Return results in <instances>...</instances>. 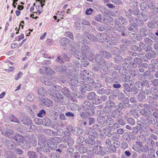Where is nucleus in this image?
<instances>
[{"instance_id":"dca6fc26","label":"nucleus","mask_w":158,"mask_h":158,"mask_svg":"<svg viewBox=\"0 0 158 158\" xmlns=\"http://www.w3.org/2000/svg\"><path fill=\"white\" fill-rule=\"evenodd\" d=\"M93 149L96 154L99 155H103L104 154V152H103V148L101 146L98 145L97 146H94L93 148Z\"/></svg>"},{"instance_id":"423d86ee","label":"nucleus","mask_w":158,"mask_h":158,"mask_svg":"<svg viewBox=\"0 0 158 158\" xmlns=\"http://www.w3.org/2000/svg\"><path fill=\"white\" fill-rule=\"evenodd\" d=\"M125 22V20L122 16H118L117 18L114 22V25L113 28L116 30L121 25L123 24Z\"/></svg>"},{"instance_id":"052dcab7","label":"nucleus","mask_w":158,"mask_h":158,"mask_svg":"<svg viewBox=\"0 0 158 158\" xmlns=\"http://www.w3.org/2000/svg\"><path fill=\"white\" fill-rule=\"evenodd\" d=\"M44 132L46 135L49 136H52L54 134V131L49 129H45Z\"/></svg>"},{"instance_id":"a211bd4d","label":"nucleus","mask_w":158,"mask_h":158,"mask_svg":"<svg viewBox=\"0 0 158 158\" xmlns=\"http://www.w3.org/2000/svg\"><path fill=\"white\" fill-rule=\"evenodd\" d=\"M71 132L75 135L79 136L83 133L84 130L82 129L76 127L72 129Z\"/></svg>"},{"instance_id":"e2e57ef3","label":"nucleus","mask_w":158,"mask_h":158,"mask_svg":"<svg viewBox=\"0 0 158 158\" xmlns=\"http://www.w3.org/2000/svg\"><path fill=\"white\" fill-rule=\"evenodd\" d=\"M91 105L90 102L88 101H85L82 104V107L86 109H88Z\"/></svg>"},{"instance_id":"4468645a","label":"nucleus","mask_w":158,"mask_h":158,"mask_svg":"<svg viewBox=\"0 0 158 158\" xmlns=\"http://www.w3.org/2000/svg\"><path fill=\"white\" fill-rule=\"evenodd\" d=\"M10 139L12 140H15L18 143H22L25 139L24 138L19 134H16L15 135L11 136Z\"/></svg>"},{"instance_id":"72a5a7b5","label":"nucleus","mask_w":158,"mask_h":158,"mask_svg":"<svg viewBox=\"0 0 158 158\" xmlns=\"http://www.w3.org/2000/svg\"><path fill=\"white\" fill-rule=\"evenodd\" d=\"M137 8L134 9L133 10H131L130 11L129 10V14L128 15H127L128 17L132 16V15H138L139 13V10L136 9Z\"/></svg>"},{"instance_id":"4c0bfd02","label":"nucleus","mask_w":158,"mask_h":158,"mask_svg":"<svg viewBox=\"0 0 158 158\" xmlns=\"http://www.w3.org/2000/svg\"><path fill=\"white\" fill-rule=\"evenodd\" d=\"M142 83L139 81H137L135 84V88L137 90H140L143 89Z\"/></svg>"},{"instance_id":"c03bdc74","label":"nucleus","mask_w":158,"mask_h":158,"mask_svg":"<svg viewBox=\"0 0 158 158\" xmlns=\"http://www.w3.org/2000/svg\"><path fill=\"white\" fill-rule=\"evenodd\" d=\"M52 102V100L48 99H45L43 101V103L45 106L48 107H49L50 106H51Z\"/></svg>"},{"instance_id":"9d476101","label":"nucleus","mask_w":158,"mask_h":158,"mask_svg":"<svg viewBox=\"0 0 158 158\" xmlns=\"http://www.w3.org/2000/svg\"><path fill=\"white\" fill-rule=\"evenodd\" d=\"M148 107L143 108L140 110V112L142 115L145 116L146 118L149 115L151 114L152 112L150 111V106L148 105Z\"/></svg>"},{"instance_id":"bf43d9fd","label":"nucleus","mask_w":158,"mask_h":158,"mask_svg":"<svg viewBox=\"0 0 158 158\" xmlns=\"http://www.w3.org/2000/svg\"><path fill=\"white\" fill-rule=\"evenodd\" d=\"M79 23L84 25H88L89 24V22L87 20L84 19H79L78 20Z\"/></svg>"},{"instance_id":"6ab92c4d","label":"nucleus","mask_w":158,"mask_h":158,"mask_svg":"<svg viewBox=\"0 0 158 158\" xmlns=\"http://www.w3.org/2000/svg\"><path fill=\"white\" fill-rule=\"evenodd\" d=\"M85 142L86 144V145H94L96 143L95 140L93 139V137L91 135H89L88 138L85 139Z\"/></svg>"},{"instance_id":"f257e3e1","label":"nucleus","mask_w":158,"mask_h":158,"mask_svg":"<svg viewBox=\"0 0 158 158\" xmlns=\"http://www.w3.org/2000/svg\"><path fill=\"white\" fill-rule=\"evenodd\" d=\"M84 42H80L72 44L71 53L75 55V57L81 60L86 57L87 55L90 54L91 50L89 47Z\"/></svg>"},{"instance_id":"8fccbe9b","label":"nucleus","mask_w":158,"mask_h":158,"mask_svg":"<svg viewBox=\"0 0 158 158\" xmlns=\"http://www.w3.org/2000/svg\"><path fill=\"white\" fill-rule=\"evenodd\" d=\"M56 71L59 72H63L66 70V67L64 65H62L60 66H57L55 68Z\"/></svg>"},{"instance_id":"2eb2a0df","label":"nucleus","mask_w":158,"mask_h":158,"mask_svg":"<svg viewBox=\"0 0 158 158\" xmlns=\"http://www.w3.org/2000/svg\"><path fill=\"white\" fill-rule=\"evenodd\" d=\"M102 119L103 121V123L108 125H110L113 123V120L110 114L107 115L106 117H104Z\"/></svg>"},{"instance_id":"4be33fe9","label":"nucleus","mask_w":158,"mask_h":158,"mask_svg":"<svg viewBox=\"0 0 158 158\" xmlns=\"http://www.w3.org/2000/svg\"><path fill=\"white\" fill-rule=\"evenodd\" d=\"M148 13L147 12L145 11V12H143L141 14L139 15L138 17V19L140 21L145 22L148 19Z\"/></svg>"},{"instance_id":"0e129e2a","label":"nucleus","mask_w":158,"mask_h":158,"mask_svg":"<svg viewBox=\"0 0 158 158\" xmlns=\"http://www.w3.org/2000/svg\"><path fill=\"white\" fill-rule=\"evenodd\" d=\"M106 105L109 108H113L114 107H115V104L113 102L110 101H107L106 102Z\"/></svg>"},{"instance_id":"2f4dec72","label":"nucleus","mask_w":158,"mask_h":158,"mask_svg":"<svg viewBox=\"0 0 158 158\" xmlns=\"http://www.w3.org/2000/svg\"><path fill=\"white\" fill-rule=\"evenodd\" d=\"M122 114V112L116 109L113 110L112 113V115L113 117L114 118H117L121 115Z\"/></svg>"},{"instance_id":"0eeeda50","label":"nucleus","mask_w":158,"mask_h":158,"mask_svg":"<svg viewBox=\"0 0 158 158\" xmlns=\"http://www.w3.org/2000/svg\"><path fill=\"white\" fill-rule=\"evenodd\" d=\"M108 36V35L106 33H98L96 35L97 41L102 43L106 41Z\"/></svg>"},{"instance_id":"bb28decb","label":"nucleus","mask_w":158,"mask_h":158,"mask_svg":"<svg viewBox=\"0 0 158 158\" xmlns=\"http://www.w3.org/2000/svg\"><path fill=\"white\" fill-rule=\"evenodd\" d=\"M144 42L146 44L148 45V48H147L146 49V52H148L152 50V48L150 47L152 44V41L149 38H146L144 39Z\"/></svg>"},{"instance_id":"7c9ffc66","label":"nucleus","mask_w":158,"mask_h":158,"mask_svg":"<svg viewBox=\"0 0 158 158\" xmlns=\"http://www.w3.org/2000/svg\"><path fill=\"white\" fill-rule=\"evenodd\" d=\"M141 126H143L142 124H139V125L136 126L135 127L132 128V131L133 133L137 135L139 133V131L142 130V129Z\"/></svg>"},{"instance_id":"13d9d810","label":"nucleus","mask_w":158,"mask_h":158,"mask_svg":"<svg viewBox=\"0 0 158 158\" xmlns=\"http://www.w3.org/2000/svg\"><path fill=\"white\" fill-rule=\"evenodd\" d=\"M111 52L114 54H119L120 52L119 49L116 47H114L112 48L111 50Z\"/></svg>"},{"instance_id":"f03ea898","label":"nucleus","mask_w":158,"mask_h":158,"mask_svg":"<svg viewBox=\"0 0 158 158\" xmlns=\"http://www.w3.org/2000/svg\"><path fill=\"white\" fill-rule=\"evenodd\" d=\"M42 82L46 85L53 86V88L52 87V89H50L48 90L49 95L50 98H52L56 102H60L62 99L63 96L59 91L55 89H56V87L53 85L51 81L47 80H43Z\"/></svg>"},{"instance_id":"aec40b11","label":"nucleus","mask_w":158,"mask_h":158,"mask_svg":"<svg viewBox=\"0 0 158 158\" xmlns=\"http://www.w3.org/2000/svg\"><path fill=\"white\" fill-rule=\"evenodd\" d=\"M68 59L69 58L68 56L65 54H63L61 56H58L56 60L60 63H62L64 62V61H67Z\"/></svg>"},{"instance_id":"49530a36","label":"nucleus","mask_w":158,"mask_h":158,"mask_svg":"<svg viewBox=\"0 0 158 158\" xmlns=\"http://www.w3.org/2000/svg\"><path fill=\"white\" fill-rule=\"evenodd\" d=\"M145 140L147 144L149 145L153 146L155 144V141L150 137L146 138Z\"/></svg>"},{"instance_id":"a18cd8bd","label":"nucleus","mask_w":158,"mask_h":158,"mask_svg":"<svg viewBox=\"0 0 158 158\" xmlns=\"http://www.w3.org/2000/svg\"><path fill=\"white\" fill-rule=\"evenodd\" d=\"M7 158H16V156L15 153L11 151L7 152L6 153Z\"/></svg>"},{"instance_id":"3c124183","label":"nucleus","mask_w":158,"mask_h":158,"mask_svg":"<svg viewBox=\"0 0 158 158\" xmlns=\"http://www.w3.org/2000/svg\"><path fill=\"white\" fill-rule=\"evenodd\" d=\"M10 120L12 122L19 123V121L17 118L13 115H10L9 117Z\"/></svg>"},{"instance_id":"393cba45","label":"nucleus","mask_w":158,"mask_h":158,"mask_svg":"<svg viewBox=\"0 0 158 158\" xmlns=\"http://www.w3.org/2000/svg\"><path fill=\"white\" fill-rule=\"evenodd\" d=\"M146 96L145 93L143 91L139 92L137 97V99L140 102H143V100L145 99Z\"/></svg>"},{"instance_id":"412c9836","label":"nucleus","mask_w":158,"mask_h":158,"mask_svg":"<svg viewBox=\"0 0 158 158\" xmlns=\"http://www.w3.org/2000/svg\"><path fill=\"white\" fill-rule=\"evenodd\" d=\"M117 42L118 41L117 38L114 37H108L106 41L107 44L110 45L112 44L116 45L117 44Z\"/></svg>"},{"instance_id":"c85d7f7f","label":"nucleus","mask_w":158,"mask_h":158,"mask_svg":"<svg viewBox=\"0 0 158 158\" xmlns=\"http://www.w3.org/2000/svg\"><path fill=\"white\" fill-rule=\"evenodd\" d=\"M39 142L38 143L40 145H41L43 144L46 143L45 137L44 135L40 134L38 136Z\"/></svg>"},{"instance_id":"37998d69","label":"nucleus","mask_w":158,"mask_h":158,"mask_svg":"<svg viewBox=\"0 0 158 158\" xmlns=\"http://www.w3.org/2000/svg\"><path fill=\"white\" fill-rule=\"evenodd\" d=\"M129 4L130 6L133 9L137 8L138 7L137 2L135 0L131 1Z\"/></svg>"},{"instance_id":"ddd939ff","label":"nucleus","mask_w":158,"mask_h":158,"mask_svg":"<svg viewBox=\"0 0 158 158\" xmlns=\"http://www.w3.org/2000/svg\"><path fill=\"white\" fill-rule=\"evenodd\" d=\"M61 142V139L60 138L58 137H54L51 138L47 140V142L49 143L50 145H53L56 144Z\"/></svg>"},{"instance_id":"e433bc0d","label":"nucleus","mask_w":158,"mask_h":158,"mask_svg":"<svg viewBox=\"0 0 158 158\" xmlns=\"http://www.w3.org/2000/svg\"><path fill=\"white\" fill-rule=\"evenodd\" d=\"M139 32L143 37H145L148 33L147 29L143 27H142L140 29Z\"/></svg>"},{"instance_id":"de8ad7c7","label":"nucleus","mask_w":158,"mask_h":158,"mask_svg":"<svg viewBox=\"0 0 158 158\" xmlns=\"http://www.w3.org/2000/svg\"><path fill=\"white\" fill-rule=\"evenodd\" d=\"M46 90L43 87L39 88L38 91V94L42 96H44L46 93Z\"/></svg>"},{"instance_id":"4d7b16f0","label":"nucleus","mask_w":158,"mask_h":158,"mask_svg":"<svg viewBox=\"0 0 158 158\" xmlns=\"http://www.w3.org/2000/svg\"><path fill=\"white\" fill-rule=\"evenodd\" d=\"M103 56L105 58L109 59L111 57L112 54L106 51H104L103 52Z\"/></svg>"},{"instance_id":"6e6552de","label":"nucleus","mask_w":158,"mask_h":158,"mask_svg":"<svg viewBox=\"0 0 158 158\" xmlns=\"http://www.w3.org/2000/svg\"><path fill=\"white\" fill-rule=\"evenodd\" d=\"M1 131L2 135L10 139L11 136H13L14 133V131L13 130L7 128L1 130Z\"/></svg>"},{"instance_id":"39448f33","label":"nucleus","mask_w":158,"mask_h":158,"mask_svg":"<svg viewBox=\"0 0 158 158\" xmlns=\"http://www.w3.org/2000/svg\"><path fill=\"white\" fill-rule=\"evenodd\" d=\"M62 140L64 142L68 143V145L69 147L72 146L74 144L73 139L71 138V134H68L65 135L62 138Z\"/></svg>"},{"instance_id":"f3484780","label":"nucleus","mask_w":158,"mask_h":158,"mask_svg":"<svg viewBox=\"0 0 158 158\" xmlns=\"http://www.w3.org/2000/svg\"><path fill=\"white\" fill-rule=\"evenodd\" d=\"M70 40L67 37H64L61 39L60 40L61 48L65 49L67 45L69 43Z\"/></svg>"},{"instance_id":"c756f323","label":"nucleus","mask_w":158,"mask_h":158,"mask_svg":"<svg viewBox=\"0 0 158 158\" xmlns=\"http://www.w3.org/2000/svg\"><path fill=\"white\" fill-rule=\"evenodd\" d=\"M49 143L47 142L46 141V143L41 145L42 146V151L45 152H50V149L49 147Z\"/></svg>"},{"instance_id":"09e8293b","label":"nucleus","mask_w":158,"mask_h":158,"mask_svg":"<svg viewBox=\"0 0 158 158\" xmlns=\"http://www.w3.org/2000/svg\"><path fill=\"white\" fill-rule=\"evenodd\" d=\"M116 121L119 125L124 126L126 124V123L123 120V117L118 118L116 119Z\"/></svg>"},{"instance_id":"69168bd1","label":"nucleus","mask_w":158,"mask_h":158,"mask_svg":"<svg viewBox=\"0 0 158 158\" xmlns=\"http://www.w3.org/2000/svg\"><path fill=\"white\" fill-rule=\"evenodd\" d=\"M84 81V82L90 84H92L94 82V80L91 77L89 78H89H85Z\"/></svg>"},{"instance_id":"f704fd0d","label":"nucleus","mask_w":158,"mask_h":158,"mask_svg":"<svg viewBox=\"0 0 158 158\" xmlns=\"http://www.w3.org/2000/svg\"><path fill=\"white\" fill-rule=\"evenodd\" d=\"M42 124L45 126L47 127L50 126L51 125V121L48 118H44L42 120Z\"/></svg>"},{"instance_id":"5fc2aeb1","label":"nucleus","mask_w":158,"mask_h":158,"mask_svg":"<svg viewBox=\"0 0 158 158\" xmlns=\"http://www.w3.org/2000/svg\"><path fill=\"white\" fill-rule=\"evenodd\" d=\"M85 38H86V40L89 39L91 41L94 42H95L97 41L96 36V37H95L94 35L92 34H90L89 35H87V37H85Z\"/></svg>"},{"instance_id":"9b49d317","label":"nucleus","mask_w":158,"mask_h":158,"mask_svg":"<svg viewBox=\"0 0 158 158\" xmlns=\"http://www.w3.org/2000/svg\"><path fill=\"white\" fill-rule=\"evenodd\" d=\"M87 33L86 32L84 33L83 35H82L80 34H78L76 35V38L77 40H81L82 41V42L88 44L90 42L89 41L86 40V38L85 37H87Z\"/></svg>"},{"instance_id":"b1692460","label":"nucleus","mask_w":158,"mask_h":158,"mask_svg":"<svg viewBox=\"0 0 158 158\" xmlns=\"http://www.w3.org/2000/svg\"><path fill=\"white\" fill-rule=\"evenodd\" d=\"M104 113V111H103V110H98L97 111V114L99 116V117H98L97 118L98 123H101L102 122V121H100V120L101 118L102 119L104 117L103 115Z\"/></svg>"},{"instance_id":"79ce46f5","label":"nucleus","mask_w":158,"mask_h":158,"mask_svg":"<svg viewBox=\"0 0 158 158\" xmlns=\"http://www.w3.org/2000/svg\"><path fill=\"white\" fill-rule=\"evenodd\" d=\"M83 144H81L80 145L78 149V151L80 153H85L87 150V148L85 147H83Z\"/></svg>"},{"instance_id":"1a4fd4ad","label":"nucleus","mask_w":158,"mask_h":158,"mask_svg":"<svg viewBox=\"0 0 158 158\" xmlns=\"http://www.w3.org/2000/svg\"><path fill=\"white\" fill-rule=\"evenodd\" d=\"M3 143L6 147L10 149H14L16 145L13 141L9 140L3 139L2 140Z\"/></svg>"},{"instance_id":"603ef678","label":"nucleus","mask_w":158,"mask_h":158,"mask_svg":"<svg viewBox=\"0 0 158 158\" xmlns=\"http://www.w3.org/2000/svg\"><path fill=\"white\" fill-rule=\"evenodd\" d=\"M114 62L116 63H120L123 60V57L120 56H116L114 58Z\"/></svg>"},{"instance_id":"473e14b6","label":"nucleus","mask_w":158,"mask_h":158,"mask_svg":"<svg viewBox=\"0 0 158 158\" xmlns=\"http://www.w3.org/2000/svg\"><path fill=\"white\" fill-rule=\"evenodd\" d=\"M126 107L127 106L123 102L120 103L115 106V109L120 111L122 110L123 109H126Z\"/></svg>"},{"instance_id":"cd10ccee","label":"nucleus","mask_w":158,"mask_h":158,"mask_svg":"<svg viewBox=\"0 0 158 158\" xmlns=\"http://www.w3.org/2000/svg\"><path fill=\"white\" fill-rule=\"evenodd\" d=\"M103 132L106 135L109 137H111L112 135L111 133V128H110V126L104 128L103 130Z\"/></svg>"},{"instance_id":"58836bf2","label":"nucleus","mask_w":158,"mask_h":158,"mask_svg":"<svg viewBox=\"0 0 158 158\" xmlns=\"http://www.w3.org/2000/svg\"><path fill=\"white\" fill-rule=\"evenodd\" d=\"M22 122L23 124L27 125H31L32 123L31 120L30 118L28 117L23 119L22 120Z\"/></svg>"},{"instance_id":"f8f14e48","label":"nucleus","mask_w":158,"mask_h":158,"mask_svg":"<svg viewBox=\"0 0 158 158\" xmlns=\"http://www.w3.org/2000/svg\"><path fill=\"white\" fill-rule=\"evenodd\" d=\"M69 83L71 85H77L78 83H81L82 82V80L80 78H78L77 77L74 76L72 78H69Z\"/></svg>"},{"instance_id":"774afa93","label":"nucleus","mask_w":158,"mask_h":158,"mask_svg":"<svg viewBox=\"0 0 158 158\" xmlns=\"http://www.w3.org/2000/svg\"><path fill=\"white\" fill-rule=\"evenodd\" d=\"M35 123L38 125H40L42 123V120L40 118H35L34 119Z\"/></svg>"},{"instance_id":"680f3d73","label":"nucleus","mask_w":158,"mask_h":158,"mask_svg":"<svg viewBox=\"0 0 158 158\" xmlns=\"http://www.w3.org/2000/svg\"><path fill=\"white\" fill-rule=\"evenodd\" d=\"M95 130L91 128H89L87 130L85 131V133L87 135H91L93 134Z\"/></svg>"},{"instance_id":"c9c22d12","label":"nucleus","mask_w":158,"mask_h":158,"mask_svg":"<svg viewBox=\"0 0 158 158\" xmlns=\"http://www.w3.org/2000/svg\"><path fill=\"white\" fill-rule=\"evenodd\" d=\"M27 155L29 158H38L37 153L34 151H29Z\"/></svg>"},{"instance_id":"a878e982","label":"nucleus","mask_w":158,"mask_h":158,"mask_svg":"<svg viewBox=\"0 0 158 158\" xmlns=\"http://www.w3.org/2000/svg\"><path fill=\"white\" fill-rule=\"evenodd\" d=\"M22 148L26 150H28L31 147L30 144L26 140L23 141L21 144Z\"/></svg>"},{"instance_id":"6e6d98bb","label":"nucleus","mask_w":158,"mask_h":158,"mask_svg":"<svg viewBox=\"0 0 158 158\" xmlns=\"http://www.w3.org/2000/svg\"><path fill=\"white\" fill-rule=\"evenodd\" d=\"M36 137L34 135H32L29 137H27L26 140L30 143L33 142L34 140H36Z\"/></svg>"},{"instance_id":"ea45409f","label":"nucleus","mask_w":158,"mask_h":158,"mask_svg":"<svg viewBox=\"0 0 158 158\" xmlns=\"http://www.w3.org/2000/svg\"><path fill=\"white\" fill-rule=\"evenodd\" d=\"M147 118H148L149 121H150L151 123L153 124H155L157 122V118H155L153 117L152 114L150 115H149L148 117H146Z\"/></svg>"},{"instance_id":"7ed1b4c3","label":"nucleus","mask_w":158,"mask_h":158,"mask_svg":"<svg viewBox=\"0 0 158 158\" xmlns=\"http://www.w3.org/2000/svg\"><path fill=\"white\" fill-rule=\"evenodd\" d=\"M96 62L100 65V67L104 70L106 71L110 66H109L107 63L102 58L101 55L99 54L96 55L95 57Z\"/></svg>"},{"instance_id":"a19ab883","label":"nucleus","mask_w":158,"mask_h":158,"mask_svg":"<svg viewBox=\"0 0 158 158\" xmlns=\"http://www.w3.org/2000/svg\"><path fill=\"white\" fill-rule=\"evenodd\" d=\"M126 28L125 27L123 26H120L116 29V31H118L119 32H121V35L123 36H125V34L124 33Z\"/></svg>"},{"instance_id":"20e7f679","label":"nucleus","mask_w":158,"mask_h":158,"mask_svg":"<svg viewBox=\"0 0 158 158\" xmlns=\"http://www.w3.org/2000/svg\"><path fill=\"white\" fill-rule=\"evenodd\" d=\"M129 22L130 24L135 28L137 27V25L142 27L144 25L143 21H140L138 19H136L133 16L129 17Z\"/></svg>"},{"instance_id":"338daca9","label":"nucleus","mask_w":158,"mask_h":158,"mask_svg":"<svg viewBox=\"0 0 158 158\" xmlns=\"http://www.w3.org/2000/svg\"><path fill=\"white\" fill-rule=\"evenodd\" d=\"M96 95L95 93L94 92H91L87 96L88 99L89 100H92L93 99Z\"/></svg>"},{"instance_id":"5701e85b","label":"nucleus","mask_w":158,"mask_h":158,"mask_svg":"<svg viewBox=\"0 0 158 158\" xmlns=\"http://www.w3.org/2000/svg\"><path fill=\"white\" fill-rule=\"evenodd\" d=\"M80 75L81 77H80V79L82 80V82H84V80L87 78H89V75L88 73L85 70H83L81 71Z\"/></svg>"},{"instance_id":"864d4df0","label":"nucleus","mask_w":158,"mask_h":158,"mask_svg":"<svg viewBox=\"0 0 158 158\" xmlns=\"http://www.w3.org/2000/svg\"><path fill=\"white\" fill-rule=\"evenodd\" d=\"M109 149L110 153H114L117 151L116 148L114 145L112 144H110L109 145Z\"/></svg>"}]
</instances>
